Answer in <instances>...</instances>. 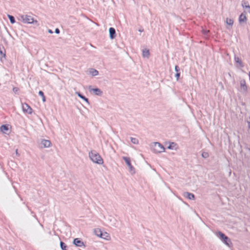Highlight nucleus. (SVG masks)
Instances as JSON below:
<instances>
[{
	"instance_id": "obj_1",
	"label": "nucleus",
	"mask_w": 250,
	"mask_h": 250,
	"mask_svg": "<svg viewBox=\"0 0 250 250\" xmlns=\"http://www.w3.org/2000/svg\"><path fill=\"white\" fill-rule=\"evenodd\" d=\"M215 235L217 240L226 248H230L232 246V243L229 238L221 231H217Z\"/></svg>"
},
{
	"instance_id": "obj_2",
	"label": "nucleus",
	"mask_w": 250,
	"mask_h": 250,
	"mask_svg": "<svg viewBox=\"0 0 250 250\" xmlns=\"http://www.w3.org/2000/svg\"><path fill=\"white\" fill-rule=\"evenodd\" d=\"M88 157L93 164L101 166L104 163L101 155L95 150L90 151L88 152Z\"/></svg>"
},
{
	"instance_id": "obj_3",
	"label": "nucleus",
	"mask_w": 250,
	"mask_h": 250,
	"mask_svg": "<svg viewBox=\"0 0 250 250\" xmlns=\"http://www.w3.org/2000/svg\"><path fill=\"white\" fill-rule=\"evenodd\" d=\"M94 234L102 240L109 241L111 240L110 234L104 230L100 228H95L93 230Z\"/></svg>"
},
{
	"instance_id": "obj_4",
	"label": "nucleus",
	"mask_w": 250,
	"mask_h": 250,
	"mask_svg": "<svg viewBox=\"0 0 250 250\" xmlns=\"http://www.w3.org/2000/svg\"><path fill=\"white\" fill-rule=\"evenodd\" d=\"M151 149L155 153H161L165 151V148L159 142H153L151 144Z\"/></svg>"
},
{
	"instance_id": "obj_5",
	"label": "nucleus",
	"mask_w": 250,
	"mask_h": 250,
	"mask_svg": "<svg viewBox=\"0 0 250 250\" xmlns=\"http://www.w3.org/2000/svg\"><path fill=\"white\" fill-rule=\"evenodd\" d=\"M18 21L25 24L38 25V21L32 17H18Z\"/></svg>"
},
{
	"instance_id": "obj_6",
	"label": "nucleus",
	"mask_w": 250,
	"mask_h": 250,
	"mask_svg": "<svg viewBox=\"0 0 250 250\" xmlns=\"http://www.w3.org/2000/svg\"><path fill=\"white\" fill-rule=\"evenodd\" d=\"M41 147L42 148H48L51 147L52 144L50 140L42 139L40 141Z\"/></svg>"
},
{
	"instance_id": "obj_7",
	"label": "nucleus",
	"mask_w": 250,
	"mask_h": 250,
	"mask_svg": "<svg viewBox=\"0 0 250 250\" xmlns=\"http://www.w3.org/2000/svg\"><path fill=\"white\" fill-rule=\"evenodd\" d=\"M21 109L24 113L28 114H31L33 112V110L31 107L26 103L21 104Z\"/></svg>"
},
{
	"instance_id": "obj_8",
	"label": "nucleus",
	"mask_w": 250,
	"mask_h": 250,
	"mask_svg": "<svg viewBox=\"0 0 250 250\" xmlns=\"http://www.w3.org/2000/svg\"><path fill=\"white\" fill-rule=\"evenodd\" d=\"M105 221L108 224L112 226H115L117 224V220L112 216H108L105 219Z\"/></svg>"
},
{
	"instance_id": "obj_9",
	"label": "nucleus",
	"mask_w": 250,
	"mask_h": 250,
	"mask_svg": "<svg viewBox=\"0 0 250 250\" xmlns=\"http://www.w3.org/2000/svg\"><path fill=\"white\" fill-rule=\"evenodd\" d=\"M0 130L3 134H8L10 132L11 127L9 125H3L0 127Z\"/></svg>"
},
{
	"instance_id": "obj_10",
	"label": "nucleus",
	"mask_w": 250,
	"mask_h": 250,
	"mask_svg": "<svg viewBox=\"0 0 250 250\" xmlns=\"http://www.w3.org/2000/svg\"><path fill=\"white\" fill-rule=\"evenodd\" d=\"M89 91L90 93H93L94 95L96 96H101L103 94V91L98 88H91L89 87Z\"/></svg>"
},
{
	"instance_id": "obj_11",
	"label": "nucleus",
	"mask_w": 250,
	"mask_h": 250,
	"mask_svg": "<svg viewBox=\"0 0 250 250\" xmlns=\"http://www.w3.org/2000/svg\"><path fill=\"white\" fill-rule=\"evenodd\" d=\"M240 85L241 91L243 93H247L248 91V87L245 80L243 79L240 81Z\"/></svg>"
},
{
	"instance_id": "obj_12",
	"label": "nucleus",
	"mask_w": 250,
	"mask_h": 250,
	"mask_svg": "<svg viewBox=\"0 0 250 250\" xmlns=\"http://www.w3.org/2000/svg\"><path fill=\"white\" fill-rule=\"evenodd\" d=\"M167 148L173 151H176L178 149V146L175 143L169 142Z\"/></svg>"
},
{
	"instance_id": "obj_13",
	"label": "nucleus",
	"mask_w": 250,
	"mask_h": 250,
	"mask_svg": "<svg viewBox=\"0 0 250 250\" xmlns=\"http://www.w3.org/2000/svg\"><path fill=\"white\" fill-rule=\"evenodd\" d=\"M73 243L77 247H82L84 246V243L79 238H75L73 240Z\"/></svg>"
},
{
	"instance_id": "obj_14",
	"label": "nucleus",
	"mask_w": 250,
	"mask_h": 250,
	"mask_svg": "<svg viewBox=\"0 0 250 250\" xmlns=\"http://www.w3.org/2000/svg\"><path fill=\"white\" fill-rule=\"evenodd\" d=\"M75 94L77 95L80 98L84 101L87 105L89 104L88 99L85 97L83 96L80 92L76 91Z\"/></svg>"
},
{
	"instance_id": "obj_15",
	"label": "nucleus",
	"mask_w": 250,
	"mask_h": 250,
	"mask_svg": "<svg viewBox=\"0 0 250 250\" xmlns=\"http://www.w3.org/2000/svg\"><path fill=\"white\" fill-rule=\"evenodd\" d=\"M226 23L228 27H231L232 26L234 22V21L231 17H229L226 18Z\"/></svg>"
},
{
	"instance_id": "obj_16",
	"label": "nucleus",
	"mask_w": 250,
	"mask_h": 250,
	"mask_svg": "<svg viewBox=\"0 0 250 250\" xmlns=\"http://www.w3.org/2000/svg\"><path fill=\"white\" fill-rule=\"evenodd\" d=\"M109 38L111 40L115 38L116 36L115 30L114 28L110 27L109 29Z\"/></svg>"
},
{
	"instance_id": "obj_17",
	"label": "nucleus",
	"mask_w": 250,
	"mask_h": 250,
	"mask_svg": "<svg viewBox=\"0 0 250 250\" xmlns=\"http://www.w3.org/2000/svg\"><path fill=\"white\" fill-rule=\"evenodd\" d=\"M142 56L143 58L148 59L149 56V51L148 49H144L142 51Z\"/></svg>"
},
{
	"instance_id": "obj_18",
	"label": "nucleus",
	"mask_w": 250,
	"mask_h": 250,
	"mask_svg": "<svg viewBox=\"0 0 250 250\" xmlns=\"http://www.w3.org/2000/svg\"><path fill=\"white\" fill-rule=\"evenodd\" d=\"M89 74L92 76H97L99 75V72L94 68H91L89 70Z\"/></svg>"
},
{
	"instance_id": "obj_19",
	"label": "nucleus",
	"mask_w": 250,
	"mask_h": 250,
	"mask_svg": "<svg viewBox=\"0 0 250 250\" xmlns=\"http://www.w3.org/2000/svg\"><path fill=\"white\" fill-rule=\"evenodd\" d=\"M5 58V51L3 48L0 47V60L1 61L4 60Z\"/></svg>"
},
{
	"instance_id": "obj_20",
	"label": "nucleus",
	"mask_w": 250,
	"mask_h": 250,
	"mask_svg": "<svg viewBox=\"0 0 250 250\" xmlns=\"http://www.w3.org/2000/svg\"><path fill=\"white\" fill-rule=\"evenodd\" d=\"M238 21L239 23L241 25L246 23L247 21V17H239Z\"/></svg>"
},
{
	"instance_id": "obj_21",
	"label": "nucleus",
	"mask_w": 250,
	"mask_h": 250,
	"mask_svg": "<svg viewBox=\"0 0 250 250\" xmlns=\"http://www.w3.org/2000/svg\"><path fill=\"white\" fill-rule=\"evenodd\" d=\"M184 195L189 200H194V195L192 193L187 192L184 193Z\"/></svg>"
},
{
	"instance_id": "obj_22",
	"label": "nucleus",
	"mask_w": 250,
	"mask_h": 250,
	"mask_svg": "<svg viewBox=\"0 0 250 250\" xmlns=\"http://www.w3.org/2000/svg\"><path fill=\"white\" fill-rule=\"evenodd\" d=\"M127 167H128V170H129V172H130V173L131 175L135 174V173L136 172L135 169L134 167L132 166L131 164L129 165L128 166H127Z\"/></svg>"
},
{
	"instance_id": "obj_23",
	"label": "nucleus",
	"mask_w": 250,
	"mask_h": 250,
	"mask_svg": "<svg viewBox=\"0 0 250 250\" xmlns=\"http://www.w3.org/2000/svg\"><path fill=\"white\" fill-rule=\"evenodd\" d=\"M127 167H128V170H129V172H130V173L131 175L135 174V173L136 172L135 169L134 167L132 166L131 164L129 165L128 166H127Z\"/></svg>"
},
{
	"instance_id": "obj_24",
	"label": "nucleus",
	"mask_w": 250,
	"mask_h": 250,
	"mask_svg": "<svg viewBox=\"0 0 250 250\" xmlns=\"http://www.w3.org/2000/svg\"><path fill=\"white\" fill-rule=\"evenodd\" d=\"M123 159L125 161L127 166H128L129 165L131 164L130 159L129 157H123Z\"/></svg>"
},
{
	"instance_id": "obj_25",
	"label": "nucleus",
	"mask_w": 250,
	"mask_h": 250,
	"mask_svg": "<svg viewBox=\"0 0 250 250\" xmlns=\"http://www.w3.org/2000/svg\"><path fill=\"white\" fill-rule=\"evenodd\" d=\"M235 62H236V63L240 66V67H243V63L242 62V61L241 60V59L239 58H235Z\"/></svg>"
},
{
	"instance_id": "obj_26",
	"label": "nucleus",
	"mask_w": 250,
	"mask_h": 250,
	"mask_svg": "<svg viewBox=\"0 0 250 250\" xmlns=\"http://www.w3.org/2000/svg\"><path fill=\"white\" fill-rule=\"evenodd\" d=\"M130 141L132 144L135 145H137L139 144V141L136 138L131 137Z\"/></svg>"
},
{
	"instance_id": "obj_27",
	"label": "nucleus",
	"mask_w": 250,
	"mask_h": 250,
	"mask_svg": "<svg viewBox=\"0 0 250 250\" xmlns=\"http://www.w3.org/2000/svg\"><path fill=\"white\" fill-rule=\"evenodd\" d=\"M242 5L244 7L248 8L249 10H250V6L248 2L244 1L242 3Z\"/></svg>"
},
{
	"instance_id": "obj_28",
	"label": "nucleus",
	"mask_w": 250,
	"mask_h": 250,
	"mask_svg": "<svg viewBox=\"0 0 250 250\" xmlns=\"http://www.w3.org/2000/svg\"><path fill=\"white\" fill-rule=\"evenodd\" d=\"M39 95L41 97H42V102H44L45 101V97H44V96L43 93L42 91H40L39 92Z\"/></svg>"
},
{
	"instance_id": "obj_29",
	"label": "nucleus",
	"mask_w": 250,
	"mask_h": 250,
	"mask_svg": "<svg viewBox=\"0 0 250 250\" xmlns=\"http://www.w3.org/2000/svg\"><path fill=\"white\" fill-rule=\"evenodd\" d=\"M60 247H61V249L62 250H66V246L62 241L60 242Z\"/></svg>"
},
{
	"instance_id": "obj_30",
	"label": "nucleus",
	"mask_w": 250,
	"mask_h": 250,
	"mask_svg": "<svg viewBox=\"0 0 250 250\" xmlns=\"http://www.w3.org/2000/svg\"><path fill=\"white\" fill-rule=\"evenodd\" d=\"M9 18L11 23H14L15 22L14 17H9Z\"/></svg>"
},
{
	"instance_id": "obj_31",
	"label": "nucleus",
	"mask_w": 250,
	"mask_h": 250,
	"mask_svg": "<svg viewBox=\"0 0 250 250\" xmlns=\"http://www.w3.org/2000/svg\"><path fill=\"white\" fill-rule=\"evenodd\" d=\"M202 156L204 158H206L208 156V154L207 152H204L202 153Z\"/></svg>"
},
{
	"instance_id": "obj_32",
	"label": "nucleus",
	"mask_w": 250,
	"mask_h": 250,
	"mask_svg": "<svg viewBox=\"0 0 250 250\" xmlns=\"http://www.w3.org/2000/svg\"><path fill=\"white\" fill-rule=\"evenodd\" d=\"M147 166H148V167L150 168L151 171L153 173H154V174H155L157 175V173H156V171H155V170L154 169L152 168L151 167H150L149 165H148V164H147Z\"/></svg>"
},
{
	"instance_id": "obj_33",
	"label": "nucleus",
	"mask_w": 250,
	"mask_h": 250,
	"mask_svg": "<svg viewBox=\"0 0 250 250\" xmlns=\"http://www.w3.org/2000/svg\"><path fill=\"white\" fill-rule=\"evenodd\" d=\"M202 32H203V33L204 34H207V33H208L209 32V30H204V29H203V30H202Z\"/></svg>"
},
{
	"instance_id": "obj_34",
	"label": "nucleus",
	"mask_w": 250,
	"mask_h": 250,
	"mask_svg": "<svg viewBox=\"0 0 250 250\" xmlns=\"http://www.w3.org/2000/svg\"><path fill=\"white\" fill-rule=\"evenodd\" d=\"M176 79L178 80L179 78V76H180V73L179 72H177L176 73Z\"/></svg>"
},
{
	"instance_id": "obj_35",
	"label": "nucleus",
	"mask_w": 250,
	"mask_h": 250,
	"mask_svg": "<svg viewBox=\"0 0 250 250\" xmlns=\"http://www.w3.org/2000/svg\"><path fill=\"white\" fill-rule=\"evenodd\" d=\"M175 71L176 72V73L178 72L179 69L177 66H175L174 67Z\"/></svg>"
},
{
	"instance_id": "obj_36",
	"label": "nucleus",
	"mask_w": 250,
	"mask_h": 250,
	"mask_svg": "<svg viewBox=\"0 0 250 250\" xmlns=\"http://www.w3.org/2000/svg\"><path fill=\"white\" fill-rule=\"evenodd\" d=\"M55 32L56 34H59L60 33V31H59V29L58 28L55 29Z\"/></svg>"
},
{
	"instance_id": "obj_37",
	"label": "nucleus",
	"mask_w": 250,
	"mask_h": 250,
	"mask_svg": "<svg viewBox=\"0 0 250 250\" xmlns=\"http://www.w3.org/2000/svg\"><path fill=\"white\" fill-rule=\"evenodd\" d=\"M48 32L49 33H50V34H52V33H53V32L52 31V30H50V29H49V30H48Z\"/></svg>"
},
{
	"instance_id": "obj_38",
	"label": "nucleus",
	"mask_w": 250,
	"mask_h": 250,
	"mask_svg": "<svg viewBox=\"0 0 250 250\" xmlns=\"http://www.w3.org/2000/svg\"><path fill=\"white\" fill-rule=\"evenodd\" d=\"M15 152H16V154L17 155H18V156H19V154H18V150H16Z\"/></svg>"
}]
</instances>
